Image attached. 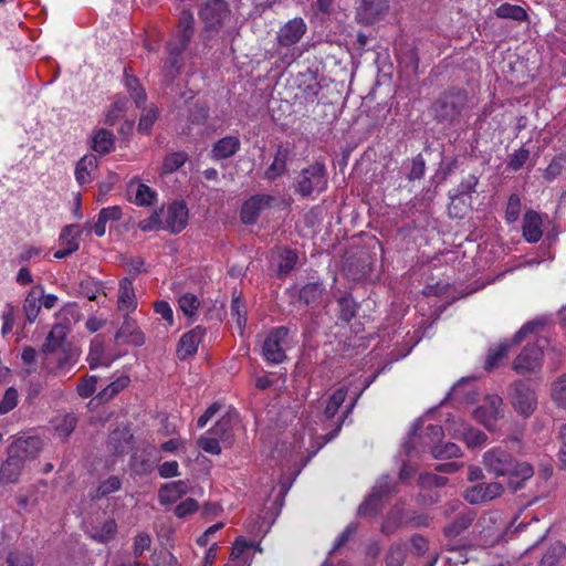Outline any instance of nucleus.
<instances>
[{
  "label": "nucleus",
  "instance_id": "54",
  "mask_svg": "<svg viewBox=\"0 0 566 566\" xmlns=\"http://www.w3.org/2000/svg\"><path fill=\"white\" fill-rule=\"evenodd\" d=\"M129 384L128 376H120L115 381L109 384L98 396L103 400L111 399Z\"/></svg>",
  "mask_w": 566,
  "mask_h": 566
},
{
  "label": "nucleus",
  "instance_id": "49",
  "mask_svg": "<svg viewBox=\"0 0 566 566\" xmlns=\"http://www.w3.org/2000/svg\"><path fill=\"white\" fill-rule=\"evenodd\" d=\"M286 168V153L283 149H279L274 156V160L266 170V177L275 179L281 176Z\"/></svg>",
  "mask_w": 566,
  "mask_h": 566
},
{
  "label": "nucleus",
  "instance_id": "35",
  "mask_svg": "<svg viewBox=\"0 0 566 566\" xmlns=\"http://www.w3.org/2000/svg\"><path fill=\"white\" fill-rule=\"evenodd\" d=\"M87 360L91 368H96L98 366L108 367L114 359L105 355L103 343L98 339H94L90 346Z\"/></svg>",
  "mask_w": 566,
  "mask_h": 566
},
{
  "label": "nucleus",
  "instance_id": "30",
  "mask_svg": "<svg viewBox=\"0 0 566 566\" xmlns=\"http://www.w3.org/2000/svg\"><path fill=\"white\" fill-rule=\"evenodd\" d=\"M98 160L95 155L83 156L76 164L75 178L80 185L88 184L93 180L97 169Z\"/></svg>",
  "mask_w": 566,
  "mask_h": 566
},
{
  "label": "nucleus",
  "instance_id": "4",
  "mask_svg": "<svg viewBox=\"0 0 566 566\" xmlns=\"http://www.w3.org/2000/svg\"><path fill=\"white\" fill-rule=\"evenodd\" d=\"M193 34V15L191 11L184 10L179 17L178 34L167 45L168 57L164 65L167 77H174L180 70V55Z\"/></svg>",
  "mask_w": 566,
  "mask_h": 566
},
{
  "label": "nucleus",
  "instance_id": "46",
  "mask_svg": "<svg viewBox=\"0 0 566 566\" xmlns=\"http://www.w3.org/2000/svg\"><path fill=\"white\" fill-rule=\"evenodd\" d=\"M7 566H34L32 553L14 549L8 554Z\"/></svg>",
  "mask_w": 566,
  "mask_h": 566
},
{
  "label": "nucleus",
  "instance_id": "23",
  "mask_svg": "<svg viewBox=\"0 0 566 566\" xmlns=\"http://www.w3.org/2000/svg\"><path fill=\"white\" fill-rule=\"evenodd\" d=\"M272 198L266 195H256L248 199L241 209V220L243 223L252 224L256 221L260 213L270 206Z\"/></svg>",
  "mask_w": 566,
  "mask_h": 566
},
{
  "label": "nucleus",
  "instance_id": "14",
  "mask_svg": "<svg viewBox=\"0 0 566 566\" xmlns=\"http://www.w3.org/2000/svg\"><path fill=\"white\" fill-rule=\"evenodd\" d=\"M447 431L454 438H462L469 448L481 447L486 442L482 431L469 428L461 419L449 420Z\"/></svg>",
  "mask_w": 566,
  "mask_h": 566
},
{
  "label": "nucleus",
  "instance_id": "20",
  "mask_svg": "<svg viewBox=\"0 0 566 566\" xmlns=\"http://www.w3.org/2000/svg\"><path fill=\"white\" fill-rule=\"evenodd\" d=\"M253 549L262 552L260 545H254L253 542L247 541L244 537H238L233 543L230 562L227 566H250Z\"/></svg>",
  "mask_w": 566,
  "mask_h": 566
},
{
  "label": "nucleus",
  "instance_id": "9",
  "mask_svg": "<svg viewBox=\"0 0 566 566\" xmlns=\"http://www.w3.org/2000/svg\"><path fill=\"white\" fill-rule=\"evenodd\" d=\"M44 368L55 375H64L76 364L78 352L76 348L62 347L53 353H44Z\"/></svg>",
  "mask_w": 566,
  "mask_h": 566
},
{
  "label": "nucleus",
  "instance_id": "61",
  "mask_svg": "<svg viewBox=\"0 0 566 566\" xmlns=\"http://www.w3.org/2000/svg\"><path fill=\"white\" fill-rule=\"evenodd\" d=\"M521 210V199L517 195H512L509 198L505 218L507 222L513 223L518 219Z\"/></svg>",
  "mask_w": 566,
  "mask_h": 566
},
{
  "label": "nucleus",
  "instance_id": "53",
  "mask_svg": "<svg viewBox=\"0 0 566 566\" xmlns=\"http://www.w3.org/2000/svg\"><path fill=\"white\" fill-rule=\"evenodd\" d=\"M297 262V255L291 250H284L279 255L277 270L281 275L287 274L293 270Z\"/></svg>",
  "mask_w": 566,
  "mask_h": 566
},
{
  "label": "nucleus",
  "instance_id": "43",
  "mask_svg": "<svg viewBox=\"0 0 566 566\" xmlns=\"http://www.w3.org/2000/svg\"><path fill=\"white\" fill-rule=\"evenodd\" d=\"M82 233L81 228L77 224L66 226L60 235V242L64 248H71L72 245L76 247V251L80 247V235Z\"/></svg>",
  "mask_w": 566,
  "mask_h": 566
},
{
  "label": "nucleus",
  "instance_id": "63",
  "mask_svg": "<svg viewBox=\"0 0 566 566\" xmlns=\"http://www.w3.org/2000/svg\"><path fill=\"white\" fill-rule=\"evenodd\" d=\"M97 378L95 376H90L77 385V392L81 397L87 398L95 392Z\"/></svg>",
  "mask_w": 566,
  "mask_h": 566
},
{
  "label": "nucleus",
  "instance_id": "25",
  "mask_svg": "<svg viewBox=\"0 0 566 566\" xmlns=\"http://www.w3.org/2000/svg\"><path fill=\"white\" fill-rule=\"evenodd\" d=\"M20 444L21 449L15 455L25 465L29 461L34 460L42 449V440L35 436H27L17 438L10 446Z\"/></svg>",
  "mask_w": 566,
  "mask_h": 566
},
{
  "label": "nucleus",
  "instance_id": "32",
  "mask_svg": "<svg viewBox=\"0 0 566 566\" xmlns=\"http://www.w3.org/2000/svg\"><path fill=\"white\" fill-rule=\"evenodd\" d=\"M472 380V378H462L457 385H454L449 394L451 399L467 403H474L479 401V394L473 389Z\"/></svg>",
  "mask_w": 566,
  "mask_h": 566
},
{
  "label": "nucleus",
  "instance_id": "26",
  "mask_svg": "<svg viewBox=\"0 0 566 566\" xmlns=\"http://www.w3.org/2000/svg\"><path fill=\"white\" fill-rule=\"evenodd\" d=\"M205 337V329L196 327L180 338L177 348V355L180 359H186L195 355L198 350L199 344Z\"/></svg>",
  "mask_w": 566,
  "mask_h": 566
},
{
  "label": "nucleus",
  "instance_id": "37",
  "mask_svg": "<svg viewBox=\"0 0 566 566\" xmlns=\"http://www.w3.org/2000/svg\"><path fill=\"white\" fill-rule=\"evenodd\" d=\"M232 417L228 413L224 415L217 423L208 431L212 437H217L220 442H228L231 438Z\"/></svg>",
  "mask_w": 566,
  "mask_h": 566
},
{
  "label": "nucleus",
  "instance_id": "29",
  "mask_svg": "<svg viewBox=\"0 0 566 566\" xmlns=\"http://www.w3.org/2000/svg\"><path fill=\"white\" fill-rule=\"evenodd\" d=\"M523 237L530 243H536L543 235L542 218L535 211H527L523 218Z\"/></svg>",
  "mask_w": 566,
  "mask_h": 566
},
{
  "label": "nucleus",
  "instance_id": "10",
  "mask_svg": "<svg viewBox=\"0 0 566 566\" xmlns=\"http://www.w3.org/2000/svg\"><path fill=\"white\" fill-rule=\"evenodd\" d=\"M286 336L285 327H277L269 333L262 346V356L268 363L280 364L286 358Z\"/></svg>",
  "mask_w": 566,
  "mask_h": 566
},
{
  "label": "nucleus",
  "instance_id": "57",
  "mask_svg": "<svg viewBox=\"0 0 566 566\" xmlns=\"http://www.w3.org/2000/svg\"><path fill=\"white\" fill-rule=\"evenodd\" d=\"M18 397L19 395L17 389L12 387L8 388L0 401V413L6 415L13 410L18 403Z\"/></svg>",
  "mask_w": 566,
  "mask_h": 566
},
{
  "label": "nucleus",
  "instance_id": "31",
  "mask_svg": "<svg viewBox=\"0 0 566 566\" xmlns=\"http://www.w3.org/2000/svg\"><path fill=\"white\" fill-rule=\"evenodd\" d=\"M128 190L132 195H134L133 201L140 207H149L157 199V193L155 190L145 184L138 182L137 180H132L129 182Z\"/></svg>",
  "mask_w": 566,
  "mask_h": 566
},
{
  "label": "nucleus",
  "instance_id": "41",
  "mask_svg": "<svg viewBox=\"0 0 566 566\" xmlns=\"http://www.w3.org/2000/svg\"><path fill=\"white\" fill-rule=\"evenodd\" d=\"M125 86L130 93V97L134 99L137 107H140L146 102V92L140 86L138 80L132 75L125 73Z\"/></svg>",
  "mask_w": 566,
  "mask_h": 566
},
{
  "label": "nucleus",
  "instance_id": "28",
  "mask_svg": "<svg viewBox=\"0 0 566 566\" xmlns=\"http://www.w3.org/2000/svg\"><path fill=\"white\" fill-rule=\"evenodd\" d=\"M189 492V485L186 481H174L164 484L158 493L160 504L167 505L177 502Z\"/></svg>",
  "mask_w": 566,
  "mask_h": 566
},
{
  "label": "nucleus",
  "instance_id": "1",
  "mask_svg": "<svg viewBox=\"0 0 566 566\" xmlns=\"http://www.w3.org/2000/svg\"><path fill=\"white\" fill-rule=\"evenodd\" d=\"M350 386L352 381L342 384L322 400L321 403L324 406L322 413L317 411L315 416L311 415L300 421V429L294 434L292 442L293 451L296 454H307V457L311 458L315 455L324 444L336 437L343 423V421L338 420L333 421L337 410L349 392L353 397L347 407L346 415L350 413L357 399L368 384H365L361 388H357L356 390H350Z\"/></svg>",
  "mask_w": 566,
  "mask_h": 566
},
{
  "label": "nucleus",
  "instance_id": "39",
  "mask_svg": "<svg viewBox=\"0 0 566 566\" xmlns=\"http://www.w3.org/2000/svg\"><path fill=\"white\" fill-rule=\"evenodd\" d=\"M200 306V301L197 295L192 293H185L178 298V307L185 316L193 318Z\"/></svg>",
  "mask_w": 566,
  "mask_h": 566
},
{
  "label": "nucleus",
  "instance_id": "11",
  "mask_svg": "<svg viewBox=\"0 0 566 566\" xmlns=\"http://www.w3.org/2000/svg\"><path fill=\"white\" fill-rule=\"evenodd\" d=\"M538 339L536 344L525 346L513 361V369L518 374L535 373L543 364V348Z\"/></svg>",
  "mask_w": 566,
  "mask_h": 566
},
{
  "label": "nucleus",
  "instance_id": "45",
  "mask_svg": "<svg viewBox=\"0 0 566 566\" xmlns=\"http://www.w3.org/2000/svg\"><path fill=\"white\" fill-rule=\"evenodd\" d=\"M324 287L321 282L305 284L300 291V298L306 304L315 303L323 294Z\"/></svg>",
  "mask_w": 566,
  "mask_h": 566
},
{
  "label": "nucleus",
  "instance_id": "19",
  "mask_svg": "<svg viewBox=\"0 0 566 566\" xmlns=\"http://www.w3.org/2000/svg\"><path fill=\"white\" fill-rule=\"evenodd\" d=\"M503 492V486L499 482L480 483L469 488L465 491L464 497L472 504H478L491 501L500 496Z\"/></svg>",
  "mask_w": 566,
  "mask_h": 566
},
{
  "label": "nucleus",
  "instance_id": "55",
  "mask_svg": "<svg viewBox=\"0 0 566 566\" xmlns=\"http://www.w3.org/2000/svg\"><path fill=\"white\" fill-rule=\"evenodd\" d=\"M76 426V418L73 415H65L56 419L55 431L61 437H67Z\"/></svg>",
  "mask_w": 566,
  "mask_h": 566
},
{
  "label": "nucleus",
  "instance_id": "40",
  "mask_svg": "<svg viewBox=\"0 0 566 566\" xmlns=\"http://www.w3.org/2000/svg\"><path fill=\"white\" fill-rule=\"evenodd\" d=\"M187 159L188 155L184 151H177L167 155L163 161L160 174H172L174 171L179 169L187 161Z\"/></svg>",
  "mask_w": 566,
  "mask_h": 566
},
{
  "label": "nucleus",
  "instance_id": "62",
  "mask_svg": "<svg viewBox=\"0 0 566 566\" xmlns=\"http://www.w3.org/2000/svg\"><path fill=\"white\" fill-rule=\"evenodd\" d=\"M471 523V518L468 516H461L457 518L453 523L446 527L444 533L447 536H457L462 531L469 527Z\"/></svg>",
  "mask_w": 566,
  "mask_h": 566
},
{
  "label": "nucleus",
  "instance_id": "64",
  "mask_svg": "<svg viewBox=\"0 0 566 566\" xmlns=\"http://www.w3.org/2000/svg\"><path fill=\"white\" fill-rule=\"evenodd\" d=\"M478 182H479V179L475 175H469L458 186L457 195H459V196L471 195L472 192L475 191Z\"/></svg>",
  "mask_w": 566,
  "mask_h": 566
},
{
  "label": "nucleus",
  "instance_id": "16",
  "mask_svg": "<svg viewBox=\"0 0 566 566\" xmlns=\"http://www.w3.org/2000/svg\"><path fill=\"white\" fill-rule=\"evenodd\" d=\"M307 30L302 18H293L284 23L277 31V42L281 46H292L300 42Z\"/></svg>",
  "mask_w": 566,
  "mask_h": 566
},
{
  "label": "nucleus",
  "instance_id": "3",
  "mask_svg": "<svg viewBox=\"0 0 566 566\" xmlns=\"http://www.w3.org/2000/svg\"><path fill=\"white\" fill-rule=\"evenodd\" d=\"M199 18L209 36L222 33L224 39L237 32V22L224 0H209L199 10Z\"/></svg>",
  "mask_w": 566,
  "mask_h": 566
},
{
  "label": "nucleus",
  "instance_id": "59",
  "mask_svg": "<svg viewBox=\"0 0 566 566\" xmlns=\"http://www.w3.org/2000/svg\"><path fill=\"white\" fill-rule=\"evenodd\" d=\"M405 547L399 544L392 545L386 558L387 566H401L405 560Z\"/></svg>",
  "mask_w": 566,
  "mask_h": 566
},
{
  "label": "nucleus",
  "instance_id": "52",
  "mask_svg": "<svg viewBox=\"0 0 566 566\" xmlns=\"http://www.w3.org/2000/svg\"><path fill=\"white\" fill-rule=\"evenodd\" d=\"M158 117V109L155 106H150L147 108H144L139 124H138V130L144 134H148L157 120Z\"/></svg>",
  "mask_w": 566,
  "mask_h": 566
},
{
  "label": "nucleus",
  "instance_id": "12",
  "mask_svg": "<svg viewBox=\"0 0 566 566\" xmlns=\"http://www.w3.org/2000/svg\"><path fill=\"white\" fill-rule=\"evenodd\" d=\"M443 436V430L438 424H430L427 427V439L428 444L431 446V453L437 459H450L457 458L461 455V450L459 446L453 442H447L444 444H440L441 437Z\"/></svg>",
  "mask_w": 566,
  "mask_h": 566
},
{
  "label": "nucleus",
  "instance_id": "6",
  "mask_svg": "<svg viewBox=\"0 0 566 566\" xmlns=\"http://www.w3.org/2000/svg\"><path fill=\"white\" fill-rule=\"evenodd\" d=\"M511 403L514 410L522 417L528 418L537 407L535 390L524 381H515L511 386Z\"/></svg>",
  "mask_w": 566,
  "mask_h": 566
},
{
  "label": "nucleus",
  "instance_id": "44",
  "mask_svg": "<svg viewBox=\"0 0 566 566\" xmlns=\"http://www.w3.org/2000/svg\"><path fill=\"white\" fill-rule=\"evenodd\" d=\"M132 434L124 428L122 430H115L109 437V443L113 446L116 452H124L130 448Z\"/></svg>",
  "mask_w": 566,
  "mask_h": 566
},
{
  "label": "nucleus",
  "instance_id": "18",
  "mask_svg": "<svg viewBox=\"0 0 566 566\" xmlns=\"http://www.w3.org/2000/svg\"><path fill=\"white\" fill-rule=\"evenodd\" d=\"M390 490L391 480L389 476H382L379 479L373 488L370 495L359 505L358 514L367 516L376 513L379 506L380 497L388 493Z\"/></svg>",
  "mask_w": 566,
  "mask_h": 566
},
{
  "label": "nucleus",
  "instance_id": "13",
  "mask_svg": "<svg viewBox=\"0 0 566 566\" xmlns=\"http://www.w3.org/2000/svg\"><path fill=\"white\" fill-rule=\"evenodd\" d=\"M165 230L171 233L181 232L188 222V209L182 201H175L161 209Z\"/></svg>",
  "mask_w": 566,
  "mask_h": 566
},
{
  "label": "nucleus",
  "instance_id": "15",
  "mask_svg": "<svg viewBox=\"0 0 566 566\" xmlns=\"http://www.w3.org/2000/svg\"><path fill=\"white\" fill-rule=\"evenodd\" d=\"M389 10V0H363L357 8V20L364 24H371L381 20Z\"/></svg>",
  "mask_w": 566,
  "mask_h": 566
},
{
  "label": "nucleus",
  "instance_id": "34",
  "mask_svg": "<svg viewBox=\"0 0 566 566\" xmlns=\"http://www.w3.org/2000/svg\"><path fill=\"white\" fill-rule=\"evenodd\" d=\"M66 333L67 331L64 325H54L43 345V353H53L57 349H62V347H69V345L64 343Z\"/></svg>",
  "mask_w": 566,
  "mask_h": 566
},
{
  "label": "nucleus",
  "instance_id": "47",
  "mask_svg": "<svg viewBox=\"0 0 566 566\" xmlns=\"http://www.w3.org/2000/svg\"><path fill=\"white\" fill-rule=\"evenodd\" d=\"M138 228L144 232L165 230L161 209L154 211L148 218L140 220Z\"/></svg>",
  "mask_w": 566,
  "mask_h": 566
},
{
  "label": "nucleus",
  "instance_id": "48",
  "mask_svg": "<svg viewBox=\"0 0 566 566\" xmlns=\"http://www.w3.org/2000/svg\"><path fill=\"white\" fill-rule=\"evenodd\" d=\"M23 310H24L27 319L30 323H33L35 321V318L38 317L40 310H41V302H40V298L35 295L34 290H32L28 294V296L24 301Z\"/></svg>",
  "mask_w": 566,
  "mask_h": 566
},
{
  "label": "nucleus",
  "instance_id": "56",
  "mask_svg": "<svg viewBox=\"0 0 566 566\" xmlns=\"http://www.w3.org/2000/svg\"><path fill=\"white\" fill-rule=\"evenodd\" d=\"M339 305V317L349 322L356 314V303L352 297L344 296L338 301Z\"/></svg>",
  "mask_w": 566,
  "mask_h": 566
},
{
  "label": "nucleus",
  "instance_id": "51",
  "mask_svg": "<svg viewBox=\"0 0 566 566\" xmlns=\"http://www.w3.org/2000/svg\"><path fill=\"white\" fill-rule=\"evenodd\" d=\"M122 486V481L118 476L112 475L101 481L96 490V497H104L112 493L117 492Z\"/></svg>",
  "mask_w": 566,
  "mask_h": 566
},
{
  "label": "nucleus",
  "instance_id": "17",
  "mask_svg": "<svg viewBox=\"0 0 566 566\" xmlns=\"http://www.w3.org/2000/svg\"><path fill=\"white\" fill-rule=\"evenodd\" d=\"M86 531L94 541L106 543L115 537L117 524L112 517L99 516L87 525Z\"/></svg>",
  "mask_w": 566,
  "mask_h": 566
},
{
  "label": "nucleus",
  "instance_id": "21",
  "mask_svg": "<svg viewBox=\"0 0 566 566\" xmlns=\"http://www.w3.org/2000/svg\"><path fill=\"white\" fill-rule=\"evenodd\" d=\"M20 450H22L20 444L9 447L8 458L0 468L1 483H15L19 480L24 468L21 461L15 460V455Z\"/></svg>",
  "mask_w": 566,
  "mask_h": 566
},
{
  "label": "nucleus",
  "instance_id": "7",
  "mask_svg": "<svg viewBox=\"0 0 566 566\" xmlns=\"http://www.w3.org/2000/svg\"><path fill=\"white\" fill-rule=\"evenodd\" d=\"M472 415L486 429L493 430L497 420L503 417L502 398L497 395H486Z\"/></svg>",
  "mask_w": 566,
  "mask_h": 566
},
{
  "label": "nucleus",
  "instance_id": "38",
  "mask_svg": "<svg viewBox=\"0 0 566 566\" xmlns=\"http://www.w3.org/2000/svg\"><path fill=\"white\" fill-rule=\"evenodd\" d=\"M496 17L501 19H512L515 21H524L527 18L526 11L516 4L503 3L495 10Z\"/></svg>",
  "mask_w": 566,
  "mask_h": 566
},
{
  "label": "nucleus",
  "instance_id": "58",
  "mask_svg": "<svg viewBox=\"0 0 566 566\" xmlns=\"http://www.w3.org/2000/svg\"><path fill=\"white\" fill-rule=\"evenodd\" d=\"M200 448L210 454L221 453V443L217 437H212L208 432L202 436L198 441Z\"/></svg>",
  "mask_w": 566,
  "mask_h": 566
},
{
  "label": "nucleus",
  "instance_id": "8",
  "mask_svg": "<svg viewBox=\"0 0 566 566\" xmlns=\"http://www.w3.org/2000/svg\"><path fill=\"white\" fill-rule=\"evenodd\" d=\"M326 185L325 167L321 163H315L302 170L296 189L301 195L308 196L313 192H322Z\"/></svg>",
  "mask_w": 566,
  "mask_h": 566
},
{
  "label": "nucleus",
  "instance_id": "27",
  "mask_svg": "<svg viewBox=\"0 0 566 566\" xmlns=\"http://www.w3.org/2000/svg\"><path fill=\"white\" fill-rule=\"evenodd\" d=\"M241 146V142L237 136H226L217 140L210 151L211 158L222 160L232 157Z\"/></svg>",
  "mask_w": 566,
  "mask_h": 566
},
{
  "label": "nucleus",
  "instance_id": "5",
  "mask_svg": "<svg viewBox=\"0 0 566 566\" xmlns=\"http://www.w3.org/2000/svg\"><path fill=\"white\" fill-rule=\"evenodd\" d=\"M545 323L546 321L544 318H536L534 321L525 323L520 328V331L514 335L512 343H521L528 335L535 334L539 328H542L545 325ZM510 347L511 342L509 340L500 342L497 345L490 347L485 359V369L492 370L496 368L506 357Z\"/></svg>",
  "mask_w": 566,
  "mask_h": 566
},
{
  "label": "nucleus",
  "instance_id": "36",
  "mask_svg": "<svg viewBox=\"0 0 566 566\" xmlns=\"http://www.w3.org/2000/svg\"><path fill=\"white\" fill-rule=\"evenodd\" d=\"M411 547L415 554L418 556H423L428 553V556L426 558V562L423 566H434L438 560V553L436 551L430 552L429 551V543L428 541L420 536L416 535L411 538Z\"/></svg>",
  "mask_w": 566,
  "mask_h": 566
},
{
  "label": "nucleus",
  "instance_id": "24",
  "mask_svg": "<svg viewBox=\"0 0 566 566\" xmlns=\"http://www.w3.org/2000/svg\"><path fill=\"white\" fill-rule=\"evenodd\" d=\"M137 297L133 286V282L128 277H123L119 281L117 308L124 314H130L137 308Z\"/></svg>",
  "mask_w": 566,
  "mask_h": 566
},
{
  "label": "nucleus",
  "instance_id": "22",
  "mask_svg": "<svg viewBox=\"0 0 566 566\" xmlns=\"http://www.w3.org/2000/svg\"><path fill=\"white\" fill-rule=\"evenodd\" d=\"M116 338L125 344L142 346L145 343V336L139 328L136 319L124 314V321L116 333Z\"/></svg>",
  "mask_w": 566,
  "mask_h": 566
},
{
  "label": "nucleus",
  "instance_id": "50",
  "mask_svg": "<svg viewBox=\"0 0 566 566\" xmlns=\"http://www.w3.org/2000/svg\"><path fill=\"white\" fill-rule=\"evenodd\" d=\"M552 399L562 408H566V374L562 375L552 386Z\"/></svg>",
  "mask_w": 566,
  "mask_h": 566
},
{
  "label": "nucleus",
  "instance_id": "42",
  "mask_svg": "<svg viewBox=\"0 0 566 566\" xmlns=\"http://www.w3.org/2000/svg\"><path fill=\"white\" fill-rule=\"evenodd\" d=\"M231 316L235 321L237 326L240 329V333L242 334L243 328L245 327L247 324V307L243 300H241L240 296L233 295L232 297Z\"/></svg>",
  "mask_w": 566,
  "mask_h": 566
},
{
  "label": "nucleus",
  "instance_id": "2",
  "mask_svg": "<svg viewBox=\"0 0 566 566\" xmlns=\"http://www.w3.org/2000/svg\"><path fill=\"white\" fill-rule=\"evenodd\" d=\"M483 464L491 474L506 476L510 488L514 491L521 489L524 482L534 474V469L530 463L515 460L502 448L488 450L483 454Z\"/></svg>",
  "mask_w": 566,
  "mask_h": 566
},
{
  "label": "nucleus",
  "instance_id": "60",
  "mask_svg": "<svg viewBox=\"0 0 566 566\" xmlns=\"http://www.w3.org/2000/svg\"><path fill=\"white\" fill-rule=\"evenodd\" d=\"M528 157L530 150L522 147L511 155L507 166L513 170H518L524 166Z\"/></svg>",
  "mask_w": 566,
  "mask_h": 566
},
{
  "label": "nucleus",
  "instance_id": "33",
  "mask_svg": "<svg viewBox=\"0 0 566 566\" xmlns=\"http://www.w3.org/2000/svg\"><path fill=\"white\" fill-rule=\"evenodd\" d=\"M91 143L94 151L105 155L114 150L115 137L111 130L98 128L94 130Z\"/></svg>",
  "mask_w": 566,
  "mask_h": 566
}]
</instances>
